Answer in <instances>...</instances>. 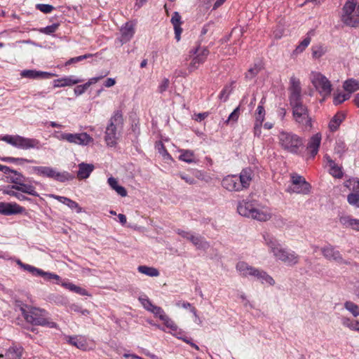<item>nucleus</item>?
Instances as JSON below:
<instances>
[{
  "mask_svg": "<svg viewBox=\"0 0 359 359\" xmlns=\"http://www.w3.org/2000/svg\"><path fill=\"white\" fill-rule=\"evenodd\" d=\"M263 237L269 252L276 260L287 266H294L299 264L300 257L294 251L283 248L279 241L271 234H264Z\"/></svg>",
  "mask_w": 359,
  "mask_h": 359,
  "instance_id": "nucleus-1",
  "label": "nucleus"
},
{
  "mask_svg": "<svg viewBox=\"0 0 359 359\" xmlns=\"http://www.w3.org/2000/svg\"><path fill=\"white\" fill-rule=\"evenodd\" d=\"M22 314L25 320L35 325L47 326L50 328L57 327V324L50 321L48 318L47 312L43 309L25 306L20 307Z\"/></svg>",
  "mask_w": 359,
  "mask_h": 359,
  "instance_id": "nucleus-2",
  "label": "nucleus"
},
{
  "mask_svg": "<svg viewBox=\"0 0 359 359\" xmlns=\"http://www.w3.org/2000/svg\"><path fill=\"white\" fill-rule=\"evenodd\" d=\"M123 126V118L120 111H116L109 121L105 130L104 140L109 147H114L121 135Z\"/></svg>",
  "mask_w": 359,
  "mask_h": 359,
  "instance_id": "nucleus-3",
  "label": "nucleus"
},
{
  "mask_svg": "<svg viewBox=\"0 0 359 359\" xmlns=\"http://www.w3.org/2000/svg\"><path fill=\"white\" fill-rule=\"evenodd\" d=\"M236 271L243 277L252 276L259 280L262 283L275 285V280L266 271L250 266L245 262H238L236 266Z\"/></svg>",
  "mask_w": 359,
  "mask_h": 359,
  "instance_id": "nucleus-4",
  "label": "nucleus"
},
{
  "mask_svg": "<svg viewBox=\"0 0 359 359\" xmlns=\"http://www.w3.org/2000/svg\"><path fill=\"white\" fill-rule=\"evenodd\" d=\"M292 117L296 124L304 131H309L312 128V118L306 104L303 102L290 104Z\"/></svg>",
  "mask_w": 359,
  "mask_h": 359,
  "instance_id": "nucleus-5",
  "label": "nucleus"
},
{
  "mask_svg": "<svg viewBox=\"0 0 359 359\" xmlns=\"http://www.w3.org/2000/svg\"><path fill=\"white\" fill-rule=\"evenodd\" d=\"M279 145L287 152L297 154L302 146V139L297 135L285 130H281L278 135Z\"/></svg>",
  "mask_w": 359,
  "mask_h": 359,
  "instance_id": "nucleus-6",
  "label": "nucleus"
},
{
  "mask_svg": "<svg viewBox=\"0 0 359 359\" xmlns=\"http://www.w3.org/2000/svg\"><path fill=\"white\" fill-rule=\"evenodd\" d=\"M357 0H346L341 15L343 23L349 27H357L359 25V7Z\"/></svg>",
  "mask_w": 359,
  "mask_h": 359,
  "instance_id": "nucleus-7",
  "label": "nucleus"
},
{
  "mask_svg": "<svg viewBox=\"0 0 359 359\" xmlns=\"http://www.w3.org/2000/svg\"><path fill=\"white\" fill-rule=\"evenodd\" d=\"M1 140L8 144L22 149H40V142L34 138H27L20 135H5Z\"/></svg>",
  "mask_w": 359,
  "mask_h": 359,
  "instance_id": "nucleus-8",
  "label": "nucleus"
},
{
  "mask_svg": "<svg viewBox=\"0 0 359 359\" xmlns=\"http://www.w3.org/2000/svg\"><path fill=\"white\" fill-rule=\"evenodd\" d=\"M1 140L8 144L22 149H40V142L34 138H27L20 135H5Z\"/></svg>",
  "mask_w": 359,
  "mask_h": 359,
  "instance_id": "nucleus-9",
  "label": "nucleus"
},
{
  "mask_svg": "<svg viewBox=\"0 0 359 359\" xmlns=\"http://www.w3.org/2000/svg\"><path fill=\"white\" fill-rule=\"evenodd\" d=\"M33 170L39 176L51 178L60 182H65L74 179V176L68 172H59L57 169L49 166H36L33 168Z\"/></svg>",
  "mask_w": 359,
  "mask_h": 359,
  "instance_id": "nucleus-10",
  "label": "nucleus"
},
{
  "mask_svg": "<svg viewBox=\"0 0 359 359\" xmlns=\"http://www.w3.org/2000/svg\"><path fill=\"white\" fill-rule=\"evenodd\" d=\"M310 81L315 88L323 97L330 95L332 92V85L328 79L318 72H311Z\"/></svg>",
  "mask_w": 359,
  "mask_h": 359,
  "instance_id": "nucleus-11",
  "label": "nucleus"
},
{
  "mask_svg": "<svg viewBox=\"0 0 359 359\" xmlns=\"http://www.w3.org/2000/svg\"><path fill=\"white\" fill-rule=\"evenodd\" d=\"M311 187L307 182L304 177L301 175L294 174L291 176V184L288 186L286 191L290 194H309Z\"/></svg>",
  "mask_w": 359,
  "mask_h": 359,
  "instance_id": "nucleus-12",
  "label": "nucleus"
},
{
  "mask_svg": "<svg viewBox=\"0 0 359 359\" xmlns=\"http://www.w3.org/2000/svg\"><path fill=\"white\" fill-rule=\"evenodd\" d=\"M59 140L67 141L69 143L81 146H86L93 142V138L86 133H61L60 135H55Z\"/></svg>",
  "mask_w": 359,
  "mask_h": 359,
  "instance_id": "nucleus-13",
  "label": "nucleus"
},
{
  "mask_svg": "<svg viewBox=\"0 0 359 359\" xmlns=\"http://www.w3.org/2000/svg\"><path fill=\"white\" fill-rule=\"evenodd\" d=\"M190 53L195 55L188 67L189 71L191 72L196 70L201 65L205 62L210 51L207 47H198L195 50H191Z\"/></svg>",
  "mask_w": 359,
  "mask_h": 359,
  "instance_id": "nucleus-14",
  "label": "nucleus"
},
{
  "mask_svg": "<svg viewBox=\"0 0 359 359\" xmlns=\"http://www.w3.org/2000/svg\"><path fill=\"white\" fill-rule=\"evenodd\" d=\"M289 102L290 105L303 102L302 95L301 83L299 79L292 76L290 79L289 87Z\"/></svg>",
  "mask_w": 359,
  "mask_h": 359,
  "instance_id": "nucleus-15",
  "label": "nucleus"
},
{
  "mask_svg": "<svg viewBox=\"0 0 359 359\" xmlns=\"http://www.w3.org/2000/svg\"><path fill=\"white\" fill-rule=\"evenodd\" d=\"M271 217L272 212L271 208L262 205L257 201L250 219L259 222H267Z\"/></svg>",
  "mask_w": 359,
  "mask_h": 359,
  "instance_id": "nucleus-16",
  "label": "nucleus"
},
{
  "mask_svg": "<svg viewBox=\"0 0 359 359\" xmlns=\"http://www.w3.org/2000/svg\"><path fill=\"white\" fill-rule=\"evenodd\" d=\"M323 257L330 261H334L339 264H346L340 252L333 245L328 244L321 248Z\"/></svg>",
  "mask_w": 359,
  "mask_h": 359,
  "instance_id": "nucleus-17",
  "label": "nucleus"
},
{
  "mask_svg": "<svg viewBox=\"0 0 359 359\" xmlns=\"http://www.w3.org/2000/svg\"><path fill=\"white\" fill-rule=\"evenodd\" d=\"M257 201V200L250 198L238 201L237 205L238 213L243 217L250 218Z\"/></svg>",
  "mask_w": 359,
  "mask_h": 359,
  "instance_id": "nucleus-18",
  "label": "nucleus"
},
{
  "mask_svg": "<svg viewBox=\"0 0 359 359\" xmlns=\"http://www.w3.org/2000/svg\"><path fill=\"white\" fill-rule=\"evenodd\" d=\"M25 208L16 203L0 202V213L4 215H12L22 213Z\"/></svg>",
  "mask_w": 359,
  "mask_h": 359,
  "instance_id": "nucleus-19",
  "label": "nucleus"
},
{
  "mask_svg": "<svg viewBox=\"0 0 359 359\" xmlns=\"http://www.w3.org/2000/svg\"><path fill=\"white\" fill-rule=\"evenodd\" d=\"M222 186L229 191H241L238 175H227L223 178Z\"/></svg>",
  "mask_w": 359,
  "mask_h": 359,
  "instance_id": "nucleus-20",
  "label": "nucleus"
},
{
  "mask_svg": "<svg viewBox=\"0 0 359 359\" xmlns=\"http://www.w3.org/2000/svg\"><path fill=\"white\" fill-rule=\"evenodd\" d=\"M255 121L254 126V135L259 137L262 133V123L265 119V109L264 107L259 104L258 105L257 110L255 114Z\"/></svg>",
  "mask_w": 359,
  "mask_h": 359,
  "instance_id": "nucleus-21",
  "label": "nucleus"
},
{
  "mask_svg": "<svg viewBox=\"0 0 359 359\" xmlns=\"http://www.w3.org/2000/svg\"><path fill=\"white\" fill-rule=\"evenodd\" d=\"M321 142V135L316 133L313 135L307 144L306 150L310 154L311 158H314L318 154Z\"/></svg>",
  "mask_w": 359,
  "mask_h": 359,
  "instance_id": "nucleus-22",
  "label": "nucleus"
},
{
  "mask_svg": "<svg viewBox=\"0 0 359 359\" xmlns=\"http://www.w3.org/2000/svg\"><path fill=\"white\" fill-rule=\"evenodd\" d=\"M253 173L251 169L245 168L242 170L238 177L239 184L241 191L247 189L252 180Z\"/></svg>",
  "mask_w": 359,
  "mask_h": 359,
  "instance_id": "nucleus-23",
  "label": "nucleus"
},
{
  "mask_svg": "<svg viewBox=\"0 0 359 359\" xmlns=\"http://www.w3.org/2000/svg\"><path fill=\"white\" fill-rule=\"evenodd\" d=\"M48 197L54 198L59 202L66 205L67 207H69L71 210H75L77 213H81L83 212L82 208L79 205L78 203H76L74 201H72V199L65 197V196H60L55 194H50L48 195Z\"/></svg>",
  "mask_w": 359,
  "mask_h": 359,
  "instance_id": "nucleus-24",
  "label": "nucleus"
},
{
  "mask_svg": "<svg viewBox=\"0 0 359 359\" xmlns=\"http://www.w3.org/2000/svg\"><path fill=\"white\" fill-rule=\"evenodd\" d=\"M82 80L77 79L74 76H65L53 81L54 88H62L66 86H72L76 85Z\"/></svg>",
  "mask_w": 359,
  "mask_h": 359,
  "instance_id": "nucleus-25",
  "label": "nucleus"
},
{
  "mask_svg": "<svg viewBox=\"0 0 359 359\" xmlns=\"http://www.w3.org/2000/svg\"><path fill=\"white\" fill-rule=\"evenodd\" d=\"M67 341L71 345L74 346L81 350L86 351L89 349L88 340L84 336L77 335L74 337H68Z\"/></svg>",
  "mask_w": 359,
  "mask_h": 359,
  "instance_id": "nucleus-26",
  "label": "nucleus"
},
{
  "mask_svg": "<svg viewBox=\"0 0 359 359\" xmlns=\"http://www.w3.org/2000/svg\"><path fill=\"white\" fill-rule=\"evenodd\" d=\"M170 22L174 27L175 39L177 41H179L181 39L180 36L182 32V29L181 28L182 21L181 15L178 12L175 11L173 13Z\"/></svg>",
  "mask_w": 359,
  "mask_h": 359,
  "instance_id": "nucleus-27",
  "label": "nucleus"
},
{
  "mask_svg": "<svg viewBox=\"0 0 359 359\" xmlns=\"http://www.w3.org/2000/svg\"><path fill=\"white\" fill-rule=\"evenodd\" d=\"M78 167L77 177L79 180L87 179L95 168L93 164L85 163H79Z\"/></svg>",
  "mask_w": 359,
  "mask_h": 359,
  "instance_id": "nucleus-28",
  "label": "nucleus"
},
{
  "mask_svg": "<svg viewBox=\"0 0 359 359\" xmlns=\"http://www.w3.org/2000/svg\"><path fill=\"white\" fill-rule=\"evenodd\" d=\"M341 224L346 228H351L353 230L359 231V219L352 218L350 216H342L339 218Z\"/></svg>",
  "mask_w": 359,
  "mask_h": 359,
  "instance_id": "nucleus-29",
  "label": "nucleus"
},
{
  "mask_svg": "<svg viewBox=\"0 0 359 359\" xmlns=\"http://www.w3.org/2000/svg\"><path fill=\"white\" fill-rule=\"evenodd\" d=\"M22 354V348L21 346H13L10 347L5 353L6 359H20ZM4 357V355L0 353V358Z\"/></svg>",
  "mask_w": 359,
  "mask_h": 359,
  "instance_id": "nucleus-30",
  "label": "nucleus"
},
{
  "mask_svg": "<svg viewBox=\"0 0 359 359\" xmlns=\"http://www.w3.org/2000/svg\"><path fill=\"white\" fill-rule=\"evenodd\" d=\"M13 188L17 191H20L22 193L34 196H39V194L36 192L35 187L31 184L20 183L13 185Z\"/></svg>",
  "mask_w": 359,
  "mask_h": 359,
  "instance_id": "nucleus-31",
  "label": "nucleus"
},
{
  "mask_svg": "<svg viewBox=\"0 0 359 359\" xmlns=\"http://www.w3.org/2000/svg\"><path fill=\"white\" fill-rule=\"evenodd\" d=\"M61 285L62 287H64L65 288H66L72 292H74L76 294H79L80 295L90 296L88 292L86 289H84L81 287L77 286L70 282L63 281L61 283Z\"/></svg>",
  "mask_w": 359,
  "mask_h": 359,
  "instance_id": "nucleus-32",
  "label": "nucleus"
},
{
  "mask_svg": "<svg viewBox=\"0 0 359 359\" xmlns=\"http://www.w3.org/2000/svg\"><path fill=\"white\" fill-rule=\"evenodd\" d=\"M122 41L126 42L129 41L134 35L135 30L133 25L130 23H126L125 26L121 29Z\"/></svg>",
  "mask_w": 359,
  "mask_h": 359,
  "instance_id": "nucleus-33",
  "label": "nucleus"
},
{
  "mask_svg": "<svg viewBox=\"0 0 359 359\" xmlns=\"http://www.w3.org/2000/svg\"><path fill=\"white\" fill-rule=\"evenodd\" d=\"M179 152L180 153L178 158L180 161L188 163H196V156L193 151L189 149H180Z\"/></svg>",
  "mask_w": 359,
  "mask_h": 359,
  "instance_id": "nucleus-34",
  "label": "nucleus"
},
{
  "mask_svg": "<svg viewBox=\"0 0 359 359\" xmlns=\"http://www.w3.org/2000/svg\"><path fill=\"white\" fill-rule=\"evenodd\" d=\"M107 182L111 188L116 191V192L118 195H120L122 197H125L127 196L126 189L123 187L118 184V181L116 178L110 177L108 178Z\"/></svg>",
  "mask_w": 359,
  "mask_h": 359,
  "instance_id": "nucleus-35",
  "label": "nucleus"
},
{
  "mask_svg": "<svg viewBox=\"0 0 359 359\" xmlns=\"http://www.w3.org/2000/svg\"><path fill=\"white\" fill-rule=\"evenodd\" d=\"M164 325L171 330V333L177 336L178 338H181L179 335L181 334L182 332L178 329L176 323L170 318L168 316H166L162 320Z\"/></svg>",
  "mask_w": 359,
  "mask_h": 359,
  "instance_id": "nucleus-36",
  "label": "nucleus"
},
{
  "mask_svg": "<svg viewBox=\"0 0 359 359\" xmlns=\"http://www.w3.org/2000/svg\"><path fill=\"white\" fill-rule=\"evenodd\" d=\"M343 88L349 94L354 93L359 90V81L354 79H348L344 81Z\"/></svg>",
  "mask_w": 359,
  "mask_h": 359,
  "instance_id": "nucleus-37",
  "label": "nucleus"
},
{
  "mask_svg": "<svg viewBox=\"0 0 359 359\" xmlns=\"http://www.w3.org/2000/svg\"><path fill=\"white\" fill-rule=\"evenodd\" d=\"M197 248L205 250L208 248L209 243L201 236L193 234L190 241Z\"/></svg>",
  "mask_w": 359,
  "mask_h": 359,
  "instance_id": "nucleus-38",
  "label": "nucleus"
},
{
  "mask_svg": "<svg viewBox=\"0 0 359 359\" xmlns=\"http://www.w3.org/2000/svg\"><path fill=\"white\" fill-rule=\"evenodd\" d=\"M330 174L335 178L341 179L343 177V172L341 168L338 166L332 160L327 158Z\"/></svg>",
  "mask_w": 359,
  "mask_h": 359,
  "instance_id": "nucleus-39",
  "label": "nucleus"
},
{
  "mask_svg": "<svg viewBox=\"0 0 359 359\" xmlns=\"http://www.w3.org/2000/svg\"><path fill=\"white\" fill-rule=\"evenodd\" d=\"M345 116L343 113H337L330 121L329 127L332 131H335L339 128V125L344 120Z\"/></svg>",
  "mask_w": 359,
  "mask_h": 359,
  "instance_id": "nucleus-40",
  "label": "nucleus"
},
{
  "mask_svg": "<svg viewBox=\"0 0 359 359\" xmlns=\"http://www.w3.org/2000/svg\"><path fill=\"white\" fill-rule=\"evenodd\" d=\"M4 193L9 195L11 196H13L16 198L18 200L22 201L25 200H29L27 196H25L20 191H17L13 188V185L11 187H8L4 191Z\"/></svg>",
  "mask_w": 359,
  "mask_h": 359,
  "instance_id": "nucleus-41",
  "label": "nucleus"
},
{
  "mask_svg": "<svg viewBox=\"0 0 359 359\" xmlns=\"http://www.w3.org/2000/svg\"><path fill=\"white\" fill-rule=\"evenodd\" d=\"M138 271L141 273L145 274L150 277H157L159 276V271L154 267H150L147 266H138Z\"/></svg>",
  "mask_w": 359,
  "mask_h": 359,
  "instance_id": "nucleus-42",
  "label": "nucleus"
},
{
  "mask_svg": "<svg viewBox=\"0 0 359 359\" xmlns=\"http://www.w3.org/2000/svg\"><path fill=\"white\" fill-rule=\"evenodd\" d=\"M18 264H19L22 268H23L25 270L29 271L31 273L33 276H41V273L43 272V270L36 268L32 265L23 264L21 261H18Z\"/></svg>",
  "mask_w": 359,
  "mask_h": 359,
  "instance_id": "nucleus-43",
  "label": "nucleus"
},
{
  "mask_svg": "<svg viewBox=\"0 0 359 359\" xmlns=\"http://www.w3.org/2000/svg\"><path fill=\"white\" fill-rule=\"evenodd\" d=\"M344 307L355 317L359 316V306L351 301H347L344 303Z\"/></svg>",
  "mask_w": 359,
  "mask_h": 359,
  "instance_id": "nucleus-44",
  "label": "nucleus"
},
{
  "mask_svg": "<svg viewBox=\"0 0 359 359\" xmlns=\"http://www.w3.org/2000/svg\"><path fill=\"white\" fill-rule=\"evenodd\" d=\"M156 148L158 151V153L163 156L164 160H172V156L168 152L167 149L161 142L157 143Z\"/></svg>",
  "mask_w": 359,
  "mask_h": 359,
  "instance_id": "nucleus-45",
  "label": "nucleus"
},
{
  "mask_svg": "<svg viewBox=\"0 0 359 359\" xmlns=\"http://www.w3.org/2000/svg\"><path fill=\"white\" fill-rule=\"evenodd\" d=\"M310 43L311 38L309 36L306 37L295 48V50H294V53L299 54L302 53L306 49V48L309 45Z\"/></svg>",
  "mask_w": 359,
  "mask_h": 359,
  "instance_id": "nucleus-46",
  "label": "nucleus"
},
{
  "mask_svg": "<svg viewBox=\"0 0 359 359\" xmlns=\"http://www.w3.org/2000/svg\"><path fill=\"white\" fill-rule=\"evenodd\" d=\"M240 116V107H237L229 116L228 119L226 121V123L229 124L231 123H235L237 122Z\"/></svg>",
  "mask_w": 359,
  "mask_h": 359,
  "instance_id": "nucleus-47",
  "label": "nucleus"
},
{
  "mask_svg": "<svg viewBox=\"0 0 359 359\" xmlns=\"http://www.w3.org/2000/svg\"><path fill=\"white\" fill-rule=\"evenodd\" d=\"M347 201L350 205L359 208V194L351 193L348 194L347 196Z\"/></svg>",
  "mask_w": 359,
  "mask_h": 359,
  "instance_id": "nucleus-48",
  "label": "nucleus"
},
{
  "mask_svg": "<svg viewBox=\"0 0 359 359\" xmlns=\"http://www.w3.org/2000/svg\"><path fill=\"white\" fill-rule=\"evenodd\" d=\"M350 98V94L347 92L345 93H339L334 97V103L337 105Z\"/></svg>",
  "mask_w": 359,
  "mask_h": 359,
  "instance_id": "nucleus-49",
  "label": "nucleus"
},
{
  "mask_svg": "<svg viewBox=\"0 0 359 359\" xmlns=\"http://www.w3.org/2000/svg\"><path fill=\"white\" fill-rule=\"evenodd\" d=\"M326 52V50L323 46H315L312 48V56L313 58L321 57Z\"/></svg>",
  "mask_w": 359,
  "mask_h": 359,
  "instance_id": "nucleus-50",
  "label": "nucleus"
},
{
  "mask_svg": "<svg viewBox=\"0 0 359 359\" xmlns=\"http://www.w3.org/2000/svg\"><path fill=\"white\" fill-rule=\"evenodd\" d=\"M231 87L230 86H226L220 92L219 98L223 102H226L230 94L231 93Z\"/></svg>",
  "mask_w": 359,
  "mask_h": 359,
  "instance_id": "nucleus-51",
  "label": "nucleus"
},
{
  "mask_svg": "<svg viewBox=\"0 0 359 359\" xmlns=\"http://www.w3.org/2000/svg\"><path fill=\"white\" fill-rule=\"evenodd\" d=\"M150 312H151L156 317L159 318L161 320H162L166 316L163 309L155 305L152 309H151Z\"/></svg>",
  "mask_w": 359,
  "mask_h": 359,
  "instance_id": "nucleus-52",
  "label": "nucleus"
},
{
  "mask_svg": "<svg viewBox=\"0 0 359 359\" xmlns=\"http://www.w3.org/2000/svg\"><path fill=\"white\" fill-rule=\"evenodd\" d=\"M36 8L43 13H50L54 10L52 5L45 4H38L36 5Z\"/></svg>",
  "mask_w": 359,
  "mask_h": 359,
  "instance_id": "nucleus-53",
  "label": "nucleus"
},
{
  "mask_svg": "<svg viewBox=\"0 0 359 359\" xmlns=\"http://www.w3.org/2000/svg\"><path fill=\"white\" fill-rule=\"evenodd\" d=\"M91 56H92L91 54H86V55H80V56H78V57L70 58L69 60H67L65 62V65L67 66V65H72V64H74V63L82 61L83 60L89 58Z\"/></svg>",
  "mask_w": 359,
  "mask_h": 359,
  "instance_id": "nucleus-54",
  "label": "nucleus"
},
{
  "mask_svg": "<svg viewBox=\"0 0 359 359\" xmlns=\"http://www.w3.org/2000/svg\"><path fill=\"white\" fill-rule=\"evenodd\" d=\"M139 301L141 302L143 307L149 311L154 306L151 302L147 297H140Z\"/></svg>",
  "mask_w": 359,
  "mask_h": 359,
  "instance_id": "nucleus-55",
  "label": "nucleus"
},
{
  "mask_svg": "<svg viewBox=\"0 0 359 359\" xmlns=\"http://www.w3.org/2000/svg\"><path fill=\"white\" fill-rule=\"evenodd\" d=\"M20 75L25 78L37 79V71L32 69L23 70Z\"/></svg>",
  "mask_w": 359,
  "mask_h": 359,
  "instance_id": "nucleus-56",
  "label": "nucleus"
},
{
  "mask_svg": "<svg viewBox=\"0 0 359 359\" xmlns=\"http://www.w3.org/2000/svg\"><path fill=\"white\" fill-rule=\"evenodd\" d=\"M58 26L59 25L57 24H53L51 25L47 26L41 29V32L46 34H50L52 33H54L57 29Z\"/></svg>",
  "mask_w": 359,
  "mask_h": 359,
  "instance_id": "nucleus-57",
  "label": "nucleus"
},
{
  "mask_svg": "<svg viewBox=\"0 0 359 359\" xmlns=\"http://www.w3.org/2000/svg\"><path fill=\"white\" fill-rule=\"evenodd\" d=\"M178 175L182 180H184L189 184H195L196 183L195 179L187 174L180 172Z\"/></svg>",
  "mask_w": 359,
  "mask_h": 359,
  "instance_id": "nucleus-58",
  "label": "nucleus"
},
{
  "mask_svg": "<svg viewBox=\"0 0 359 359\" xmlns=\"http://www.w3.org/2000/svg\"><path fill=\"white\" fill-rule=\"evenodd\" d=\"M169 84V79L166 78L163 79L158 87V92L161 93L165 92L168 89Z\"/></svg>",
  "mask_w": 359,
  "mask_h": 359,
  "instance_id": "nucleus-59",
  "label": "nucleus"
},
{
  "mask_svg": "<svg viewBox=\"0 0 359 359\" xmlns=\"http://www.w3.org/2000/svg\"><path fill=\"white\" fill-rule=\"evenodd\" d=\"M88 88L86 86V83H84L83 85L76 86L74 89V92L76 96H79L83 94Z\"/></svg>",
  "mask_w": 359,
  "mask_h": 359,
  "instance_id": "nucleus-60",
  "label": "nucleus"
},
{
  "mask_svg": "<svg viewBox=\"0 0 359 359\" xmlns=\"http://www.w3.org/2000/svg\"><path fill=\"white\" fill-rule=\"evenodd\" d=\"M108 74H109V72H107L104 75H101V76H99L93 77V78L90 79L86 83V86H87V87L89 88L91 85L96 83L100 80H101L102 79L105 77Z\"/></svg>",
  "mask_w": 359,
  "mask_h": 359,
  "instance_id": "nucleus-61",
  "label": "nucleus"
},
{
  "mask_svg": "<svg viewBox=\"0 0 359 359\" xmlns=\"http://www.w3.org/2000/svg\"><path fill=\"white\" fill-rule=\"evenodd\" d=\"M177 233L181 236L182 238H184L189 241H190V237L193 235L191 232L186 231L182 229H177L176 231Z\"/></svg>",
  "mask_w": 359,
  "mask_h": 359,
  "instance_id": "nucleus-62",
  "label": "nucleus"
},
{
  "mask_svg": "<svg viewBox=\"0 0 359 359\" xmlns=\"http://www.w3.org/2000/svg\"><path fill=\"white\" fill-rule=\"evenodd\" d=\"M259 69H260L259 67H258L257 66L250 68L248 70V72L247 73L246 76L249 77V78H252L254 76H255L258 74V72H259Z\"/></svg>",
  "mask_w": 359,
  "mask_h": 359,
  "instance_id": "nucleus-63",
  "label": "nucleus"
},
{
  "mask_svg": "<svg viewBox=\"0 0 359 359\" xmlns=\"http://www.w3.org/2000/svg\"><path fill=\"white\" fill-rule=\"evenodd\" d=\"M41 276L43 277L46 280H53V278H55V273L43 271Z\"/></svg>",
  "mask_w": 359,
  "mask_h": 359,
  "instance_id": "nucleus-64",
  "label": "nucleus"
}]
</instances>
